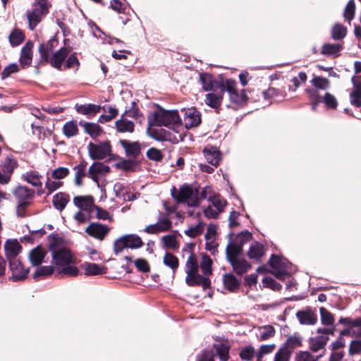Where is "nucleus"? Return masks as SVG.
<instances>
[{
	"label": "nucleus",
	"mask_w": 361,
	"mask_h": 361,
	"mask_svg": "<svg viewBox=\"0 0 361 361\" xmlns=\"http://www.w3.org/2000/svg\"><path fill=\"white\" fill-rule=\"evenodd\" d=\"M195 244L189 243L186 244L183 249V252H188L190 255L185 262V283L188 286H202L204 290L209 288L211 287V281L209 278L204 277L202 275L198 274L199 271V264L197 257L194 253Z\"/></svg>",
	"instance_id": "nucleus-1"
},
{
	"label": "nucleus",
	"mask_w": 361,
	"mask_h": 361,
	"mask_svg": "<svg viewBox=\"0 0 361 361\" xmlns=\"http://www.w3.org/2000/svg\"><path fill=\"white\" fill-rule=\"evenodd\" d=\"M149 126H165L178 133L182 121L177 110H165L158 106L157 111L148 116Z\"/></svg>",
	"instance_id": "nucleus-2"
},
{
	"label": "nucleus",
	"mask_w": 361,
	"mask_h": 361,
	"mask_svg": "<svg viewBox=\"0 0 361 361\" xmlns=\"http://www.w3.org/2000/svg\"><path fill=\"white\" fill-rule=\"evenodd\" d=\"M302 345V338L298 334L290 336L283 345L276 352L274 361H289L293 350Z\"/></svg>",
	"instance_id": "nucleus-3"
},
{
	"label": "nucleus",
	"mask_w": 361,
	"mask_h": 361,
	"mask_svg": "<svg viewBox=\"0 0 361 361\" xmlns=\"http://www.w3.org/2000/svg\"><path fill=\"white\" fill-rule=\"evenodd\" d=\"M51 5L50 3H33V9L27 11L28 26L34 30L42 18L49 13Z\"/></svg>",
	"instance_id": "nucleus-4"
},
{
	"label": "nucleus",
	"mask_w": 361,
	"mask_h": 361,
	"mask_svg": "<svg viewBox=\"0 0 361 361\" xmlns=\"http://www.w3.org/2000/svg\"><path fill=\"white\" fill-rule=\"evenodd\" d=\"M88 155L92 160H102L111 155L112 149L109 140L94 144L92 142L87 145Z\"/></svg>",
	"instance_id": "nucleus-5"
},
{
	"label": "nucleus",
	"mask_w": 361,
	"mask_h": 361,
	"mask_svg": "<svg viewBox=\"0 0 361 361\" xmlns=\"http://www.w3.org/2000/svg\"><path fill=\"white\" fill-rule=\"evenodd\" d=\"M237 82L232 79H227L224 83V87L221 92H228L229 94L230 100L235 104H245L248 102L249 97L246 94L245 90H242L239 92L237 90Z\"/></svg>",
	"instance_id": "nucleus-6"
},
{
	"label": "nucleus",
	"mask_w": 361,
	"mask_h": 361,
	"mask_svg": "<svg viewBox=\"0 0 361 361\" xmlns=\"http://www.w3.org/2000/svg\"><path fill=\"white\" fill-rule=\"evenodd\" d=\"M71 47H62L48 56L47 61H38L37 67L49 64L51 67L62 71V66L71 51Z\"/></svg>",
	"instance_id": "nucleus-7"
},
{
	"label": "nucleus",
	"mask_w": 361,
	"mask_h": 361,
	"mask_svg": "<svg viewBox=\"0 0 361 361\" xmlns=\"http://www.w3.org/2000/svg\"><path fill=\"white\" fill-rule=\"evenodd\" d=\"M200 82L202 85V89L207 91H222L224 87V83L227 79L220 77L219 80L216 79L214 76L209 73H200Z\"/></svg>",
	"instance_id": "nucleus-8"
},
{
	"label": "nucleus",
	"mask_w": 361,
	"mask_h": 361,
	"mask_svg": "<svg viewBox=\"0 0 361 361\" xmlns=\"http://www.w3.org/2000/svg\"><path fill=\"white\" fill-rule=\"evenodd\" d=\"M198 192V188L193 190L189 184L185 183L180 186L178 190L173 187L171 196L178 204L190 202L194 193Z\"/></svg>",
	"instance_id": "nucleus-9"
},
{
	"label": "nucleus",
	"mask_w": 361,
	"mask_h": 361,
	"mask_svg": "<svg viewBox=\"0 0 361 361\" xmlns=\"http://www.w3.org/2000/svg\"><path fill=\"white\" fill-rule=\"evenodd\" d=\"M9 268L11 271V279L13 281H20L25 280L28 275L30 269L25 268L22 262L19 259H13L8 262Z\"/></svg>",
	"instance_id": "nucleus-10"
},
{
	"label": "nucleus",
	"mask_w": 361,
	"mask_h": 361,
	"mask_svg": "<svg viewBox=\"0 0 361 361\" xmlns=\"http://www.w3.org/2000/svg\"><path fill=\"white\" fill-rule=\"evenodd\" d=\"M52 264L57 266H66L74 263L73 257L69 249L59 247L52 252Z\"/></svg>",
	"instance_id": "nucleus-11"
},
{
	"label": "nucleus",
	"mask_w": 361,
	"mask_h": 361,
	"mask_svg": "<svg viewBox=\"0 0 361 361\" xmlns=\"http://www.w3.org/2000/svg\"><path fill=\"white\" fill-rule=\"evenodd\" d=\"M110 167L102 162L94 161L88 169L87 177L97 185H99V176H105L110 172Z\"/></svg>",
	"instance_id": "nucleus-12"
},
{
	"label": "nucleus",
	"mask_w": 361,
	"mask_h": 361,
	"mask_svg": "<svg viewBox=\"0 0 361 361\" xmlns=\"http://www.w3.org/2000/svg\"><path fill=\"white\" fill-rule=\"evenodd\" d=\"M109 227L106 225L92 222L85 228V232L90 236L102 240L109 233Z\"/></svg>",
	"instance_id": "nucleus-13"
},
{
	"label": "nucleus",
	"mask_w": 361,
	"mask_h": 361,
	"mask_svg": "<svg viewBox=\"0 0 361 361\" xmlns=\"http://www.w3.org/2000/svg\"><path fill=\"white\" fill-rule=\"evenodd\" d=\"M172 228V222L168 217L159 219L154 224H150L144 228V231L148 234H157L161 232H166Z\"/></svg>",
	"instance_id": "nucleus-14"
},
{
	"label": "nucleus",
	"mask_w": 361,
	"mask_h": 361,
	"mask_svg": "<svg viewBox=\"0 0 361 361\" xmlns=\"http://www.w3.org/2000/svg\"><path fill=\"white\" fill-rule=\"evenodd\" d=\"M232 267L233 271L238 276H243L252 269V264L243 257L226 259Z\"/></svg>",
	"instance_id": "nucleus-15"
},
{
	"label": "nucleus",
	"mask_w": 361,
	"mask_h": 361,
	"mask_svg": "<svg viewBox=\"0 0 361 361\" xmlns=\"http://www.w3.org/2000/svg\"><path fill=\"white\" fill-rule=\"evenodd\" d=\"M59 44L56 37H52L46 42H43L38 47V52L39 54V61H47L48 56L54 53V49Z\"/></svg>",
	"instance_id": "nucleus-16"
},
{
	"label": "nucleus",
	"mask_w": 361,
	"mask_h": 361,
	"mask_svg": "<svg viewBox=\"0 0 361 361\" xmlns=\"http://www.w3.org/2000/svg\"><path fill=\"white\" fill-rule=\"evenodd\" d=\"M13 195L19 202H29L31 204L35 195V190L24 185H18L13 192Z\"/></svg>",
	"instance_id": "nucleus-17"
},
{
	"label": "nucleus",
	"mask_w": 361,
	"mask_h": 361,
	"mask_svg": "<svg viewBox=\"0 0 361 361\" xmlns=\"http://www.w3.org/2000/svg\"><path fill=\"white\" fill-rule=\"evenodd\" d=\"M22 246L16 239H8L4 244L5 255L8 262L17 259L22 250Z\"/></svg>",
	"instance_id": "nucleus-18"
},
{
	"label": "nucleus",
	"mask_w": 361,
	"mask_h": 361,
	"mask_svg": "<svg viewBox=\"0 0 361 361\" xmlns=\"http://www.w3.org/2000/svg\"><path fill=\"white\" fill-rule=\"evenodd\" d=\"M34 43L31 40H28L20 51L19 62L22 68L29 67L32 61Z\"/></svg>",
	"instance_id": "nucleus-19"
},
{
	"label": "nucleus",
	"mask_w": 361,
	"mask_h": 361,
	"mask_svg": "<svg viewBox=\"0 0 361 361\" xmlns=\"http://www.w3.org/2000/svg\"><path fill=\"white\" fill-rule=\"evenodd\" d=\"M119 143L124 149L126 155L130 159L137 160L141 154V145L139 142H130L126 140H120Z\"/></svg>",
	"instance_id": "nucleus-20"
},
{
	"label": "nucleus",
	"mask_w": 361,
	"mask_h": 361,
	"mask_svg": "<svg viewBox=\"0 0 361 361\" xmlns=\"http://www.w3.org/2000/svg\"><path fill=\"white\" fill-rule=\"evenodd\" d=\"M183 121L187 129L197 127L201 123V114L195 108L188 109L185 111Z\"/></svg>",
	"instance_id": "nucleus-21"
},
{
	"label": "nucleus",
	"mask_w": 361,
	"mask_h": 361,
	"mask_svg": "<svg viewBox=\"0 0 361 361\" xmlns=\"http://www.w3.org/2000/svg\"><path fill=\"white\" fill-rule=\"evenodd\" d=\"M74 204L84 212L91 213L94 209V198L92 195L75 196L73 197Z\"/></svg>",
	"instance_id": "nucleus-22"
},
{
	"label": "nucleus",
	"mask_w": 361,
	"mask_h": 361,
	"mask_svg": "<svg viewBox=\"0 0 361 361\" xmlns=\"http://www.w3.org/2000/svg\"><path fill=\"white\" fill-rule=\"evenodd\" d=\"M203 153L208 163L216 167L219 165L221 154L216 147L208 145L204 148Z\"/></svg>",
	"instance_id": "nucleus-23"
},
{
	"label": "nucleus",
	"mask_w": 361,
	"mask_h": 361,
	"mask_svg": "<svg viewBox=\"0 0 361 361\" xmlns=\"http://www.w3.org/2000/svg\"><path fill=\"white\" fill-rule=\"evenodd\" d=\"M106 106L102 107L100 105L88 104L75 105V111L80 114L86 115L88 118H91L100 112L101 109L106 111Z\"/></svg>",
	"instance_id": "nucleus-24"
},
{
	"label": "nucleus",
	"mask_w": 361,
	"mask_h": 361,
	"mask_svg": "<svg viewBox=\"0 0 361 361\" xmlns=\"http://www.w3.org/2000/svg\"><path fill=\"white\" fill-rule=\"evenodd\" d=\"M296 317L302 325H313L317 321V314L310 307H307L304 310H299L296 313Z\"/></svg>",
	"instance_id": "nucleus-25"
},
{
	"label": "nucleus",
	"mask_w": 361,
	"mask_h": 361,
	"mask_svg": "<svg viewBox=\"0 0 361 361\" xmlns=\"http://www.w3.org/2000/svg\"><path fill=\"white\" fill-rule=\"evenodd\" d=\"M47 252L41 245H37L30 251L29 260L33 267H38L44 262Z\"/></svg>",
	"instance_id": "nucleus-26"
},
{
	"label": "nucleus",
	"mask_w": 361,
	"mask_h": 361,
	"mask_svg": "<svg viewBox=\"0 0 361 361\" xmlns=\"http://www.w3.org/2000/svg\"><path fill=\"white\" fill-rule=\"evenodd\" d=\"M224 288L231 293H236L240 287V280L232 273H226L223 275Z\"/></svg>",
	"instance_id": "nucleus-27"
},
{
	"label": "nucleus",
	"mask_w": 361,
	"mask_h": 361,
	"mask_svg": "<svg viewBox=\"0 0 361 361\" xmlns=\"http://www.w3.org/2000/svg\"><path fill=\"white\" fill-rule=\"evenodd\" d=\"M265 255V248L264 246L259 243L255 242L253 243L247 252V256L250 259L254 260V262L257 263H259L261 262L262 257Z\"/></svg>",
	"instance_id": "nucleus-28"
},
{
	"label": "nucleus",
	"mask_w": 361,
	"mask_h": 361,
	"mask_svg": "<svg viewBox=\"0 0 361 361\" xmlns=\"http://www.w3.org/2000/svg\"><path fill=\"white\" fill-rule=\"evenodd\" d=\"M87 162L82 158L79 164L73 167V169L75 171L74 182L76 185L81 186L83 185V178L87 176Z\"/></svg>",
	"instance_id": "nucleus-29"
},
{
	"label": "nucleus",
	"mask_w": 361,
	"mask_h": 361,
	"mask_svg": "<svg viewBox=\"0 0 361 361\" xmlns=\"http://www.w3.org/2000/svg\"><path fill=\"white\" fill-rule=\"evenodd\" d=\"M244 243L240 242H230L226 249V259L242 257Z\"/></svg>",
	"instance_id": "nucleus-30"
},
{
	"label": "nucleus",
	"mask_w": 361,
	"mask_h": 361,
	"mask_svg": "<svg viewBox=\"0 0 361 361\" xmlns=\"http://www.w3.org/2000/svg\"><path fill=\"white\" fill-rule=\"evenodd\" d=\"M212 187L207 185L203 188L200 193L199 191L197 192H195L193 197L190 200V202H188V205L189 207H197L200 205L201 200L206 199L207 197V195H212Z\"/></svg>",
	"instance_id": "nucleus-31"
},
{
	"label": "nucleus",
	"mask_w": 361,
	"mask_h": 361,
	"mask_svg": "<svg viewBox=\"0 0 361 361\" xmlns=\"http://www.w3.org/2000/svg\"><path fill=\"white\" fill-rule=\"evenodd\" d=\"M69 201H70L69 195L66 192H59L55 194L53 196V199H52V203H53L54 207L59 212L63 211L66 208V207L67 204L69 202Z\"/></svg>",
	"instance_id": "nucleus-32"
},
{
	"label": "nucleus",
	"mask_w": 361,
	"mask_h": 361,
	"mask_svg": "<svg viewBox=\"0 0 361 361\" xmlns=\"http://www.w3.org/2000/svg\"><path fill=\"white\" fill-rule=\"evenodd\" d=\"M1 166L2 171L11 177L14 170L18 167V163L12 154H9L2 161Z\"/></svg>",
	"instance_id": "nucleus-33"
},
{
	"label": "nucleus",
	"mask_w": 361,
	"mask_h": 361,
	"mask_svg": "<svg viewBox=\"0 0 361 361\" xmlns=\"http://www.w3.org/2000/svg\"><path fill=\"white\" fill-rule=\"evenodd\" d=\"M329 340V337L326 336H317L314 338H312L310 341V349L313 352H318L322 350V355L325 352V346Z\"/></svg>",
	"instance_id": "nucleus-34"
},
{
	"label": "nucleus",
	"mask_w": 361,
	"mask_h": 361,
	"mask_svg": "<svg viewBox=\"0 0 361 361\" xmlns=\"http://www.w3.org/2000/svg\"><path fill=\"white\" fill-rule=\"evenodd\" d=\"M79 125L83 127L86 133L90 135L93 139L100 136L103 133L102 127L95 123H89L80 121Z\"/></svg>",
	"instance_id": "nucleus-35"
},
{
	"label": "nucleus",
	"mask_w": 361,
	"mask_h": 361,
	"mask_svg": "<svg viewBox=\"0 0 361 361\" xmlns=\"http://www.w3.org/2000/svg\"><path fill=\"white\" fill-rule=\"evenodd\" d=\"M42 176L37 171H30L22 175V178L36 188H42Z\"/></svg>",
	"instance_id": "nucleus-36"
},
{
	"label": "nucleus",
	"mask_w": 361,
	"mask_h": 361,
	"mask_svg": "<svg viewBox=\"0 0 361 361\" xmlns=\"http://www.w3.org/2000/svg\"><path fill=\"white\" fill-rule=\"evenodd\" d=\"M140 161L128 159L117 162L115 166L117 169L124 171H135L137 168L140 166Z\"/></svg>",
	"instance_id": "nucleus-37"
},
{
	"label": "nucleus",
	"mask_w": 361,
	"mask_h": 361,
	"mask_svg": "<svg viewBox=\"0 0 361 361\" xmlns=\"http://www.w3.org/2000/svg\"><path fill=\"white\" fill-rule=\"evenodd\" d=\"M25 39V33L19 28H14L8 36V40L11 47L20 45Z\"/></svg>",
	"instance_id": "nucleus-38"
},
{
	"label": "nucleus",
	"mask_w": 361,
	"mask_h": 361,
	"mask_svg": "<svg viewBox=\"0 0 361 361\" xmlns=\"http://www.w3.org/2000/svg\"><path fill=\"white\" fill-rule=\"evenodd\" d=\"M224 92L220 90L219 93H208L206 94L205 102L206 104L214 109L220 107L221 101L224 97Z\"/></svg>",
	"instance_id": "nucleus-39"
},
{
	"label": "nucleus",
	"mask_w": 361,
	"mask_h": 361,
	"mask_svg": "<svg viewBox=\"0 0 361 361\" xmlns=\"http://www.w3.org/2000/svg\"><path fill=\"white\" fill-rule=\"evenodd\" d=\"M123 116L124 115H122L121 118L116 121L117 131L120 133H133L135 128L134 123L124 118Z\"/></svg>",
	"instance_id": "nucleus-40"
},
{
	"label": "nucleus",
	"mask_w": 361,
	"mask_h": 361,
	"mask_svg": "<svg viewBox=\"0 0 361 361\" xmlns=\"http://www.w3.org/2000/svg\"><path fill=\"white\" fill-rule=\"evenodd\" d=\"M54 272V267L52 266H38L32 277L35 281H39L50 276Z\"/></svg>",
	"instance_id": "nucleus-41"
},
{
	"label": "nucleus",
	"mask_w": 361,
	"mask_h": 361,
	"mask_svg": "<svg viewBox=\"0 0 361 361\" xmlns=\"http://www.w3.org/2000/svg\"><path fill=\"white\" fill-rule=\"evenodd\" d=\"M85 269V274L87 276L99 275L106 273V268L101 267L95 263L86 262L83 264Z\"/></svg>",
	"instance_id": "nucleus-42"
},
{
	"label": "nucleus",
	"mask_w": 361,
	"mask_h": 361,
	"mask_svg": "<svg viewBox=\"0 0 361 361\" xmlns=\"http://www.w3.org/2000/svg\"><path fill=\"white\" fill-rule=\"evenodd\" d=\"M208 200L220 213H222L224 211V208L227 205V201L219 193L209 195Z\"/></svg>",
	"instance_id": "nucleus-43"
},
{
	"label": "nucleus",
	"mask_w": 361,
	"mask_h": 361,
	"mask_svg": "<svg viewBox=\"0 0 361 361\" xmlns=\"http://www.w3.org/2000/svg\"><path fill=\"white\" fill-rule=\"evenodd\" d=\"M288 262L286 259L280 255L272 254L269 264L274 269H286L288 267Z\"/></svg>",
	"instance_id": "nucleus-44"
},
{
	"label": "nucleus",
	"mask_w": 361,
	"mask_h": 361,
	"mask_svg": "<svg viewBox=\"0 0 361 361\" xmlns=\"http://www.w3.org/2000/svg\"><path fill=\"white\" fill-rule=\"evenodd\" d=\"M350 102L353 106L361 107V82L354 84V89L350 93Z\"/></svg>",
	"instance_id": "nucleus-45"
},
{
	"label": "nucleus",
	"mask_w": 361,
	"mask_h": 361,
	"mask_svg": "<svg viewBox=\"0 0 361 361\" xmlns=\"http://www.w3.org/2000/svg\"><path fill=\"white\" fill-rule=\"evenodd\" d=\"M163 263L165 266L171 269L175 273L179 267V259L171 252H166L163 257Z\"/></svg>",
	"instance_id": "nucleus-46"
},
{
	"label": "nucleus",
	"mask_w": 361,
	"mask_h": 361,
	"mask_svg": "<svg viewBox=\"0 0 361 361\" xmlns=\"http://www.w3.org/2000/svg\"><path fill=\"white\" fill-rule=\"evenodd\" d=\"M122 239L126 241L128 248L137 249L141 247L144 243L140 236L135 234H128L122 236Z\"/></svg>",
	"instance_id": "nucleus-47"
},
{
	"label": "nucleus",
	"mask_w": 361,
	"mask_h": 361,
	"mask_svg": "<svg viewBox=\"0 0 361 361\" xmlns=\"http://www.w3.org/2000/svg\"><path fill=\"white\" fill-rule=\"evenodd\" d=\"M342 49L343 46L340 44L326 43L322 47L321 54L329 56H337Z\"/></svg>",
	"instance_id": "nucleus-48"
},
{
	"label": "nucleus",
	"mask_w": 361,
	"mask_h": 361,
	"mask_svg": "<svg viewBox=\"0 0 361 361\" xmlns=\"http://www.w3.org/2000/svg\"><path fill=\"white\" fill-rule=\"evenodd\" d=\"M212 260L210 257L206 253H202V261L199 267H200L202 273L205 276H209L212 274Z\"/></svg>",
	"instance_id": "nucleus-49"
},
{
	"label": "nucleus",
	"mask_w": 361,
	"mask_h": 361,
	"mask_svg": "<svg viewBox=\"0 0 361 361\" xmlns=\"http://www.w3.org/2000/svg\"><path fill=\"white\" fill-rule=\"evenodd\" d=\"M347 34V28L340 23L335 24L331 31V38L334 40L343 39Z\"/></svg>",
	"instance_id": "nucleus-50"
},
{
	"label": "nucleus",
	"mask_w": 361,
	"mask_h": 361,
	"mask_svg": "<svg viewBox=\"0 0 361 361\" xmlns=\"http://www.w3.org/2000/svg\"><path fill=\"white\" fill-rule=\"evenodd\" d=\"M63 133L67 137H71L78 134V128L76 121H70L66 123L63 127Z\"/></svg>",
	"instance_id": "nucleus-51"
},
{
	"label": "nucleus",
	"mask_w": 361,
	"mask_h": 361,
	"mask_svg": "<svg viewBox=\"0 0 361 361\" xmlns=\"http://www.w3.org/2000/svg\"><path fill=\"white\" fill-rule=\"evenodd\" d=\"M149 136L158 141H166L170 140L171 133L163 129H152L149 130Z\"/></svg>",
	"instance_id": "nucleus-52"
},
{
	"label": "nucleus",
	"mask_w": 361,
	"mask_h": 361,
	"mask_svg": "<svg viewBox=\"0 0 361 361\" xmlns=\"http://www.w3.org/2000/svg\"><path fill=\"white\" fill-rule=\"evenodd\" d=\"M80 66V61L78 58L77 53L73 52L66 59L65 66L66 69L74 68L77 71Z\"/></svg>",
	"instance_id": "nucleus-53"
},
{
	"label": "nucleus",
	"mask_w": 361,
	"mask_h": 361,
	"mask_svg": "<svg viewBox=\"0 0 361 361\" xmlns=\"http://www.w3.org/2000/svg\"><path fill=\"white\" fill-rule=\"evenodd\" d=\"M80 274L78 268L75 266L66 265L61 270H59L56 274L58 278H62L64 275L69 276H77Z\"/></svg>",
	"instance_id": "nucleus-54"
},
{
	"label": "nucleus",
	"mask_w": 361,
	"mask_h": 361,
	"mask_svg": "<svg viewBox=\"0 0 361 361\" xmlns=\"http://www.w3.org/2000/svg\"><path fill=\"white\" fill-rule=\"evenodd\" d=\"M309 94V99L312 105V109L315 111L319 104L322 102L323 97L319 95V93L316 90H307Z\"/></svg>",
	"instance_id": "nucleus-55"
},
{
	"label": "nucleus",
	"mask_w": 361,
	"mask_h": 361,
	"mask_svg": "<svg viewBox=\"0 0 361 361\" xmlns=\"http://www.w3.org/2000/svg\"><path fill=\"white\" fill-rule=\"evenodd\" d=\"M216 353L221 361H228L230 347L224 343L214 345Z\"/></svg>",
	"instance_id": "nucleus-56"
},
{
	"label": "nucleus",
	"mask_w": 361,
	"mask_h": 361,
	"mask_svg": "<svg viewBox=\"0 0 361 361\" xmlns=\"http://www.w3.org/2000/svg\"><path fill=\"white\" fill-rule=\"evenodd\" d=\"M259 330L260 335L259 337V340L261 341L269 339L270 338L273 337L276 334L275 329L271 325H264L263 326H261Z\"/></svg>",
	"instance_id": "nucleus-57"
},
{
	"label": "nucleus",
	"mask_w": 361,
	"mask_h": 361,
	"mask_svg": "<svg viewBox=\"0 0 361 361\" xmlns=\"http://www.w3.org/2000/svg\"><path fill=\"white\" fill-rule=\"evenodd\" d=\"M263 97L265 99H269L274 97H285L286 92L285 90H281L275 87H270L268 90L263 91Z\"/></svg>",
	"instance_id": "nucleus-58"
},
{
	"label": "nucleus",
	"mask_w": 361,
	"mask_h": 361,
	"mask_svg": "<svg viewBox=\"0 0 361 361\" xmlns=\"http://www.w3.org/2000/svg\"><path fill=\"white\" fill-rule=\"evenodd\" d=\"M161 241L166 248L177 250L178 248V243L173 235H166L162 236Z\"/></svg>",
	"instance_id": "nucleus-59"
},
{
	"label": "nucleus",
	"mask_w": 361,
	"mask_h": 361,
	"mask_svg": "<svg viewBox=\"0 0 361 361\" xmlns=\"http://www.w3.org/2000/svg\"><path fill=\"white\" fill-rule=\"evenodd\" d=\"M355 13V4L354 0H350L344 9L343 16L345 20L350 23L351 20L354 18Z\"/></svg>",
	"instance_id": "nucleus-60"
},
{
	"label": "nucleus",
	"mask_w": 361,
	"mask_h": 361,
	"mask_svg": "<svg viewBox=\"0 0 361 361\" xmlns=\"http://www.w3.org/2000/svg\"><path fill=\"white\" fill-rule=\"evenodd\" d=\"M311 82L313 86L319 90H326L330 85L329 80L321 76L314 77L311 80Z\"/></svg>",
	"instance_id": "nucleus-61"
},
{
	"label": "nucleus",
	"mask_w": 361,
	"mask_h": 361,
	"mask_svg": "<svg viewBox=\"0 0 361 361\" xmlns=\"http://www.w3.org/2000/svg\"><path fill=\"white\" fill-rule=\"evenodd\" d=\"M319 311L322 323L326 326L333 325L334 323L333 314L324 307H320Z\"/></svg>",
	"instance_id": "nucleus-62"
},
{
	"label": "nucleus",
	"mask_w": 361,
	"mask_h": 361,
	"mask_svg": "<svg viewBox=\"0 0 361 361\" xmlns=\"http://www.w3.org/2000/svg\"><path fill=\"white\" fill-rule=\"evenodd\" d=\"M322 357V354H319V355L314 357L308 351H300L297 353L295 356V361H317Z\"/></svg>",
	"instance_id": "nucleus-63"
},
{
	"label": "nucleus",
	"mask_w": 361,
	"mask_h": 361,
	"mask_svg": "<svg viewBox=\"0 0 361 361\" xmlns=\"http://www.w3.org/2000/svg\"><path fill=\"white\" fill-rule=\"evenodd\" d=\"M254 355L255 348L251 345L243 348L239 354L240 359L246 361L252 360L254 357Z\"/></svg>",
	"instance_id": "nucleus-64"
}]
</instances>
